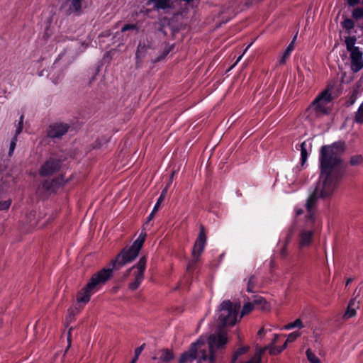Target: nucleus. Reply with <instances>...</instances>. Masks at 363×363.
Returning a JSON list of instances; mask_svg holds the SVG:
<instances>
[{"instance_id":"cd10ccee","label":"nucleus","mask_w":363,"mask_h":363,"mask_svg":"<svg viewBox=\"0 0 363 363\" xmlns=\"http://www.w3.org/2000/svg\"><path fill=\"white\" fill-rule=\"evenodd\" d=\"M254 309V303L247 302L243 305L242 309L240 313V318L245 315L248 314Z\"/></svg>"},{"instance_id":"ea45409f","label":"nucleus","mask_w":363,"mask_h":363,"mask_svg":"<svg viewBox=\"0 0 363 363\" xmlns=\"http://www.w3.org/2000/svg\"><path fill=\"white\" fill-rule=\"evenodd\" d=\"M250 45H251V44H250V45H249L245 48V50L244 52H243L241 55H240V56L238 57V59H237L236 62H235V64L233 65V67H234L236 64H238V63L240 61V60L242 59V56H243L244 53L246 52V50L249 48V47H250Z\"/></svg>"},{"instance_id":"20e7f679","label":"nucleus","mask_w":363,"mask_h":363,"mask_svg":"<svg viewBox=\"0 0 363 363\" xmlns=\"http://www.w3.org/2000/svg\"><path fill=\"white\" fill-rule=\"evenodd\" d=\"M146 236V232L143 230L134 242L130 246L124 247L116 256V259L112 260L111 264L113 267L120 269L126 264L133 262L138 257Z\"/></svg>"},{"instance_id":"37998d69","label":"nucleus","mask_w":363,"mask_h":363,"mask_svg":"<svg viewBox=\"0 0 363 363\" xmlns=\"http://www.w3.org/2000/svg\"><path fill=\"white\" fill-rule=\"evenodd\" d=\"M295 211H296V214L297 216L301 215V214L303 213V209H301V208H296L295 209Z\"/></svg>"},{"instance_id":"f8f14e48","label":"nucleus","mask_w":363,"mask_h":363,"mask_svg":"<svg viewBox=\"0 0 363 363\" xmlns=\"http://www.w3.org/2000/svg\"><path fill=\"white\" fill-rule=\"evenodd\" d=\"M69 125L63 123H55L49 125L47 134L50 138H60L64 135L69 129Z\"/></svg>"},{"instance_id":"a18cd8bd","label":"nucleus","mask_w":363,"mask_h":363,"mask_svg":"<svg viewBox=\"0 0 363 363\" xmlns=\"http://www.w3.org/2000/svg\"><path fill=\"white\" fill-rule=\"evenodd\" d=\"M29 225L31 226V227H35L36 226L37 223L35 222L34 223H32L31 221L30 222Z\"/></svg>"},{"instance_id":"6e6552de","label":"nucleus","mask_w":363,"mask_h":363,"mask_svg":"<svg viewBox=\"0 0 363 363\" xmlns=\"http://www.w3.org/2000/svg\"><path fill=\"white\" fill-rule=\"evenodd\" d=\"M356 41L355 36L345 37V44L351 60L350 69L353 72H358L363 68V52L355 46Z\"/></svg>"},{"instance_id":"2eb2a0df","label":"nucleus","mask_w":363,"mask_h":363,"mask_svg":"<svg viewBox=\"0 0 363 363\" xmlns=\"http://www.w3.org/2000/svg\"><path fill=\"white\" fill-rule=\"evenodd\" d=\"M359 301L356 298H352L343 315L345 319H349L356 315L357 310L359 308Z\"/></svg>"},{"instance_id":"393cba45","label":"nucleus","mask_w":363,"mask_h":363,"mask_svg":"<svg viewBox=\"0 0 363 363\" xmlns=\"http://www.w3.org/2000/svg\"><path fill=\"white\" fill-rule=\"evenodd\" d=\"M355 122L363 124V102L359 106L354 118Z\"/></svg>"},{"instance_id":"b1692460","label":"nucleus","mask_w":363,"mask_h":363,"mask_svg":"<svg viewBox=\"0 0 363 363\" xmlns=\"http://www.w3.org/2000/svg\"><path fill=\"white\" fill-rule=\"evenodd\" d=\"M249 349H250L249 346H245V347H240L239 349H238L235 352V353L233 354V355L232 357L231 362L235 363L237 361L239 356H240L242 354L246 353L249 350Z\"/></svg>"},{"instance_id":"9d476101","label":"nucleus","mask_w":363,"mask_h":363,"mask_svg":"<svg viewBox=\"0 0 363 363\" xmlns=\"http://www.w3.org/2000/svg\"><path fill=\"white\" fill-rule=\"evenodd\" d=\"M206 244V235L205 233V229L203 225H201L199 233L192 249V256L194 258V262L189 264L187 267L188 269H189L191 267L192 264H194L199 260L200 256L201 255L202 252L204 250Z\"/></svg>"},{"instance_id":"a19ab883","label":"nucleus","mask_w":363,"mask_h":363,"mask_svg":"<svg viewBox=\"0 0 363 363\" xmlns=\"http://www.w3.org/2000/svg\"><path fill=\"white\" fill-rule=\"evenodd\" d=\"M265 333H266V331L264 328H261L258 330L257 332V335L258 336H259L260 337H264L265 335Z\"/></svg>"},{"instance_id":"dca6fc26","label":"nucleus","mask_w":363,"mask_h":363,"mask_svg":"<svg viewBox=\"0 0 363 363\" xmlns=\"http://www.w3.org/2000/svg\"><path fill=\"white\" fill-rule=\"evenodd\" d=\"M168 188H169V185H167L162 191L161 194L159 196V198L157 199V202H156V203H155V205L152 212L150 213V215L147 218V220L145 222V224H147L154 218L155 213L159 210L160 204L162 203V201H164V198L166 196Z\"/></svg>"},{"instance_id":"4468645a","label":"nucleus","mask_w":363,"mask_h":363,"mask_svg":"<svg viewBox=\"0 0 363 363\" xmlns=\"http://www.w3.org/2000/svg\"><path fill=\"white\" fill-rule=\"evenodd\" d=\"M23 115H21L19 118V121L18 124L16 125V130H15V135L13 137L12 140L10 142L9 145V155L11 156L13 153V151L16 146V143L18 140V136L21 133L23 126Z\"/></svg>"},{"instance_id":"de8ad7c7","label":"nucleus","mask_w":363,"mask_h":363,"mask_svg":"<svg viewBox=\"0 0 363 363\" xmlns=\"http://www.w3.org/2000/svg\"><path fill=\"white\" fill-rule=\"evenodd\" d=\"M71 329L72 328H70L69 330H71ZM69 336H70V331L68 332V337H67L68 340H69Z\"/></svg>"},{"instance_id":"79ce46f5","label":"nucleus","mask_w":363,"mask_h":363,"mask_svg":"<svg viewBox=\"0 0 363 363\" xmlns=\"http://www.w3.org/2000/svg\"><path fill=\"white\" fill-rule=\"evenodd\" d=\"M279 337V335L274 334V339H273L271 345H274L278 341V338Z\"/></svg>"},{"instance_id":"72a5a7b5","label":"nucleus","mask_w":363,"mask_h":363,"mask_svg":"<svg viewBox=\"0 0 363 363\" xmlns=\"http://www.w3.org/2000/svg\"><path fill=\"white\" fill-rule=\"evenodd\" d=\"M130 30H138V28L135 24H125L121 28L122 32H125V31Z\"/></svg>"},{"instance_id":"c9c22d12","label":"nucleus","mask_w":363,"mask_h":363,"mask_svg":"<svg viewBox=\"0 0 363 363\" xmlns=\"http://www.w3.org/2000/svg\"><path fill=\"white\" fill-rule=\"evenodd\" d=\"M279 254H280V256L281 257H286L287 256V255H288L287 242H286L284 244V245L283 246V247L280 250Z\"/></svg>"},{"instance_id":"f3484780","label":"nucleus","mask_w":363,"mask_h":363,"mask_svg":"<svg viewBox=\"0 0 363 363\" xmlns=\"http://www.w3.org/2000/svg\"><path fill=\"white\" fill-rule=\"evenodd\" d=\"M150 1L154 3V8L157 10H166L173 8L172 0H155Z\"/></svg>"},{"instance_id":"4be33fe9","label":"nucleus","mask_w":363,"mask_h":363,"mask_svg":"<svg viewBox=\"0 0 363 363\" xmlns=\"http://www.w3.org/2000/svg\"><path fill=\"white\" fill-rule=\"evenodd\" d=\"M295 328H303V322L300 318L296 319V320H294L292 323H289L286 324V325H284L283 327V329L289 330H291Z\"/></svg>"},{"instance_id":"4c0bfd02","label":"nucleus","mask_w":363,"mask_h":363,"mask_svg":"<svg viewBox=\"0 0 363 363\" xmlns=\"http://www.w3.org/2000/svg\"><path fill=\"white\" fill-rule=\"evenodd\" d=\"M144 347H145V345H142L141 346H140L135 349V356H136V358H138V357L141 354L142 351L143 350Z\"/></svg>"},{"instance_id":"f03ea898","label":"nucleus","mask_w":363,"mask_h":363,"mask_svg":"<svg viewBox=\"0 0 363 363\" xmlns=\"http://www.w3.org/2000/svg\"><path fill=\"white\" fill-rule=\"evenodd\" d=\"M227 342L226 333L213 334L208 337L206 342L205 338L201 337L187 352L182 354L179 363L191 362L196 358L199 363H215L216 350L222 348Z\"/></svg>"},{"instance_id":"c756f323","label":"nucleus","mask_w":363,"mask_h":363,"mask_svg":"<svg viewBox=\"0 0 363 363\" xmlns=\"http://www.w3.org/2000/svg\"><path fill=\"white\" fill-rule=\"evenodd\" d=\"M256 283V277L254 275L250 276L247 279V291L252 292Z\"/></svg>"},{"instance_id":"0eeeda50","label":"nucleus","mask_w":363,"mask_h":363,"mask_svg":"<svg viewBox=\"0 0 363 363\" xmlns=\"http://www.w3.org/2000/svg\"><path fill=\"white\" fill-rule=\"evenodd\" d=\"M315 213L313 214V220H311L309 214L306 211V225L301 228L298 233V247L299 250L308 248L312 245L315 231Z\"/></svg>"},{"instance_id":"49530a36","label":"nucleus","mask_w":363,"mask_h":363,"mask_svg":"<svg viewBox=\"0 0 363 363\" xmlns=\"http://www.w3.org/2000/svg\"><path fill=\"white\" fill-rule=\"evenodd\" d=\"M138 358H136V356L134 357V358L132 359L130 363H135Z\"/></svg>"},{"instance_id":"bb28decb","label":"nucleus","mask_w":363,"mask_h":363,"mask_svg":"<svg viewBox=\"0 0 363 363\" xmlns=\"http://www.w3.org/2000/svg\"><path fill=\"white\" fill-rule=\"evenodd\" d=\"M306 357L310 363H321L319 358L311 351V349L306 350Z\"/></svg>"},{"instance_id":"ddd939ff","label":"nucleus","mask_w":363,"mask_h":363,"mask_svg":"<svg viewBox=\"0 0 363 363\" xmlns=\"http://www.w3.org/2000/svg\"><path fill=\"white\" fill-rule=\"evenodd\" d=\"M60 161L56 159H50L47 160L40 167L39 174L40 176H50L60 169Z\"/></svg>"},{"instance_id":"2f4dec72","label":"nucleus","mask_w":363,"mask_h":363,"mask_svg":"<svg viewBox=\"0 0 363 363\" xmlns=\"http://www.w3.org/2000/svg\"><path fill=\"white\" fill-rule=\"evenodd\" d=\"M299 336H300V333L293 332V333L289 334L287 339L284 343H286V345H287L289 342H292L295 341Z\"/></svg>"},{"instance_id":"aec40b11","label":"nucleus","mask_w":363,"mask_h":363,"mask_svg":"<svg viewBox=\"0 0 363 363\" xmlns=\"http://www.w3.org/2000/svg\"><path fill=\"white\" fill-rule=\"evenodd\" d=\"M286 347V343H284L281 347H276L274 345H270L266 347H264V351L266 349L269 350L270 354L277 355L281 353Z\"/></svg>"},{"instance_id":"58836bf2","label":"nucleus","mask_w":363,"mask_h":363,"mask_svg":"<svg viewBox=\"0 0 363 363\" xmlns=\"http://www.w3.org/2000/svg\"><path fill=\"white\" fill-rule=\"evenodd\" d=\"M359 2V0H347V3L349 6H354Z\"/></svg>"},{"instance_id":"7ed1b4c3","label":"nucleus","mask_w":363,"mask_h":363,"mask_svg":"<svg viewBox=\"0 0 363 363\" xmlns=\"http://www.w3.org/2000/svg\"><path fill=\"white\" fill-rule=\"evenodd\" d=\"M113 275V269L104 268L94 274L89 281L77 295L78 303L86 304L90 301L91 295L98 291Z\"/></svg>"},{"instance_id":"5701e85b","label":"nucleus","mask_w":363,"mask_h":363,"mask_svg":"<svg viewBox=\"0 0 363 363\" xmlns=\"http://www.w3.org/2000/svg\"><path fill=\"white\" fill-rule=\"evenodd\" d=\"M301 164L303 165L308 159V152L306 149V143L303 142L301 145Z\"/></svg>"},{"instance_id":"c03bdc74","label":"nucleus","mask_w":363,"mask_h":363,"mask_svg":"<svg viewBox=\"0 0 363 363\" xmlns=\"http://www.w3.org/2000/svg\"><path fill=\"white\" fill-rule=\"evenodd\" d=\"M352 281H353V279L351 277L347 279L346 281V286H348Z\"/></svg>"},{"instance_id":"6ab92c4d","label":"nucleus","mask_w":363,"mask_h":363,"mask_svg":"<svg viewBox=\"0 0 363 363\" xmlns=\"http://www.w3.org/2000/svg\"><path fill=\"white\" fill-rule=\"evenodd\" d=\"M149 47L145 43H140L137 48L135 56L137 59H140L145 57V53Z\"/></svg>"},{"instance_id":"39448f33","label":"nucleus","mask_w":363,"mask_h":363,"mask_svg":"<svg viewBox=\"0 0 363 363\" xmlns=\"http://www.w3.org/2000/svg\"><path fill=\"white\" fill-rule=\"evenodd\" d=\"M240 308L239 302H231L229 300L223 301L219 306L218 315V325L219 327L233 326L238 321V312Z\"/></svg>"},{"instance_id":"c85d7f7f","label":"nucleus","mask_w":363,"mask_h":363,"mask_svg":"<svg viewBox=\"0 0 363 363\" xmlns=\"http://www.w3.org/2000/svg\"><path fill=\"white\" fill-rule=\"evenodd\" d=\"M352 16L356 21L363 18V8L357 7L352 11Z\"/></svg>"},{"instance_id":"f257e3e1","label":"nucleus","mask_w":363,"mask_h":363,"mask_svg":"<svg viewBox=\"0 0 363 363\" xmlns=\"http://www.w3.org/2000/svg\"><path fill=\"white\" fill-rule=\"evenodd\" d=\"M344 149L343 142H335L330 145H323L320 148L319 179L313 192L308 196L306 203V211L311 220H313V214L316 212L318 199H330L337 188L342 176L341 159L337 151L342 152Z\"/></svg>"},{"instance_id":"412c9836","label":"nucleus","mask_w":363,"mask_h":363,"mask_svg":"<svg viewBox=\"0 0 363 363\" xmlns=\"http://www.w3.org/2000/svg\"><path fill=\"white\" fill-rule=\"evenodd\" d=\"M174 359L173 352L168 350H162L161 351V355L160 357V359L164 362H168Z\"/></svg>"},{"instance_id":"9b49d317","label":"nucleus","mask_w":363,"mask_h":363,"mask_svg":"<svg viewBox=\"0 0 363 363\" xmlns=\"http://www.w3.org/2000/svg\"><path fill=\"white\" fill-rule=\"evenodd\" d=\"M85 0H65L61 9L67 15L79 16L83 12V6Z\"/></svg>"},{"instance_id":"f704fd0d","label":"nucleus","mask_w":363,"mask_h":363,"mask_svg":"<svg viewBox=\"0 0 363 363\" xmlns=\"http://www.w3.org/2000/svg\"><path fill=\"white\" fill-rule=\"evenodd\" d=\"M255 305H261L262 308H265V305L267 304L266 301L262 297H259L254 301Z\"/></svg>"},{"instance_id":"7c9ffc66","label":"nucleus","mask_w":363,"mask_h":363,"mask_svg":"<svg viewBox=\"0 0 363 363\" xmlns=\"http://www.w3.org/2000/svg\"><path fill=\"white\" fill-rule=\"evenodd\" d=\"M350 164L352 166H355L359 164H363V157L360 155H356L350 158Z\"/></svg>"},{"instance_id":"473e14b6","label":"nucleus","mask_w":363,"mask_h":363,"mask_svg":"<svg viewBox=\"0 0 363 363\" xmlns=\"http://www.w3.org/2000/svg\"><path fill=\"white\" fill-rule=\"evenodd\" d=\"M11 204V200L8 199L6 201H4L0 202V210H8Z\"/></svg>"},{"instance_id":"423d86ee","label":"nucleus","mask_w":363,"mask_h":363,"mask_svg":"<svg viewBox=\"0 0 363 363\" xmlns=\"http://www.w3.org/2000/svg\"><path fill=\"white\" fill-rule=\"evenodd\" d=\"M146 264L147 258L142 257L136 264L127 269L124 273V277L128 279V288L130 290L138 289L144 280Z\"/></svg>"},{"instance_id":"09e8293b","label":"nucleus","mask_w":363,"mask_h":363,"mask_svg":"<svg viewBox=\"0 0 363 363\" xmlns=\"http://www.w3.org/2000/svg\"><path fill=\"white\" fill-rule=\"evenodd\" d=\"M362 4H363V0H362Z\"/></svg>"},{"instance_id":"e433bc0d","label":"nucleus","mask_w":363,"mask_h":363,"mask_svg":"<svg viewBox=\"0 0 363 363\" xmlns=\"http://www.w3.org/2000/svg\"><path fill=\"white\" fill-rule=\"evenodd\" d=\"M171 51V48H166L164 51H163V55L162 57H160L157 60H155L154 62H158L160 61V60H162V58H164L169 53V52Z\"/></svg>"},{"instance_id":"1a4fd4ad","label":"nucleus","mask_w":363,"mask_h":363,"mask_svg":"<svg viewBox=\"0 0 363 363\" xmlns=\"http://www.w3.org/2000/svg\"><path fill=\"white\" fill-rule=\"evenodd\" d=\"M332 100L331 93L328 90L322 91L308 107V111L315 115H326L329 113V104Z\"/></svg>"},{"instance_id":"a211bd4d","label":"nucleus","mask_w":363,"mask_h":363,"mask_svg":"<svg viewBox=\"0 0 363 363\" xmlns=\"http://www.w3.org/2000/svg\"><path fill=\"white\" fill-rule=\"evenodd\" d=\"M294 40H295V38L287 46V48L284 50V53L279 59V63L280 65H283L286 62L287 58L290 56L291 52L294 49Z\"/></svg>"},{"instance_id":"a878e982","label":"nucleus","mask_w":363,"mask_h":363,"mask_svg":"<svg viewBox=\"0 0 363 363\" xmlns=\"http://www.w3.org/2000/svg\"><path fill=\"white\" fill-rule=\"evenodd\" d=\"M341 25L344 29L347 30L349 33L350 31L354 28V23L352 19L350 18H345L341 22Z\"/></svg>"}]
</instances>
